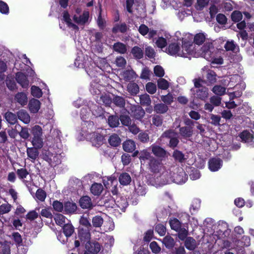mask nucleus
I'll list each match as a JSON object with an SVG mask.
<instances>
[{
  "instance_id": "obj_1",
  "label": "nucleus",
  "mask_w": 254,
  "mask_h": 254,
  "mask_svg": "<svg viewBox=\"0 0 254 254\" xmlns=\"http://www.w3.org/2000/svg\"><path fill=\"white\" fill-rule=\"evenodd\" d=\"M194 48V44L184 41L181 47L175 43L169 45L166 49V52L172 56L190 58V56L196 55Z\"/></svg>"
},
{
  "instance_id": "obj_2",
  "label": "nucleus",
  "mask_w": 254,
  "mask_h": 254,
  "mask_svg": "<svg viewBox=\"0 0 254 254\" xmlns=\"http://www.w3.org/2000/svg\"><path fill=\"white\" fill-rule=\"evenodd\" d=\"M160 177L161 179H165L161 183L162 185L171 182L181 184L188 180V176L183 168L175 167H172L169 171L163 172Z\"/></svg>"
},
{
  "instance_id": "obj_3",
  "label": "nucleus",
  "mask_w": 254,
  "mask_h": 254,
  "mask_svg": "<svg viewBox=\"0 0 254 254\" xmlns=\"http://www.w3.org/2000/svg\"><path fill=\"white\" fill-rule=\"evenodd\" d=\"M80 58L78 57L75 60V65L79 68L85 67L87 73L91 77L96 75L97 69L106 71H109L110 69V66L105 59H99L97 62V66H95V64L94 63L90 64L89 65H84L83 64L80 63Z\"/></svg>"
},
{
  "instance_id": "obj_4",
  "label": "nucleus",
  "mask_w": 254,
  "mask_h": 254,
  "mask_svg": "<svg viewBox=\"0 0 254 254\" xmlns=\"http://www.w3.org/2000/svg\"><path fill=\"white\" fill-rule=\"evenodd\" d=\"M194 51L195 52L196 56H190V57H197L201 56L206 60H211L213 55L215 53V49L211 42H206L201 49L198 50L194 45Z\"/></svg>"
},
{
  "instance_id": "obj_5",
  "label": "nucleus",
  "mask_w": 254,
  "mask_h": 254,
  "mask_svg": "<svg viewBox=\"0 0 254 254\" xmlns=\"http://www.w3.org/2000/svg\"><path fill=\"white\" fill-rule=\"evenodd\" d=\"M31 133L32 145L36 148H41L44 144L42 127L38 125L34 126L31 129Z\"/></svg>"
},
{
  "instance_id": "obj_6",
  "label": "nucleus",
  "mask_w": 254,
  "mask_h": 254,
  "mask_svg": "<svg viewBox=\"0 0 254 254\" xmlns=\"http://www.w3.org/2000/svg\"><path fill=\"white\" fill-rule=\"evenodd\" d=\"M62 155L61 152L54 151L50 148L44 155V159L48 162L52 167H55L61 163Z\"/></svg>"
},
{
  "instance_id": "obj_7",
  "label": "nucleus",
  "mask_w": 254,
  "mask_h": 254,
  "mask_svg": "<svg viewBox=\"0 0 254 254\" xmlns=\"http://www.w3.org/2000/svg\"><path fill=\"white\" fill-rule=\"evenodd\" d=\"M95 127L93 122L83 121L81 124V133L83 136L86 138L94 131Z\"/></svg>"
},
{
  "instance_id": "obj_8",
  "label": "nucleus",
  "mask_w": 254,
  "mask_h": 254,
  "mask_svg": "<svg viewBox=\"0 0 254 254\" xmlns=\"http://www.w3.org/2000/svg\"><path fill=\"white\" fill-rule=\"evenodd\" d=\"M190 91L193 94L194 98L205 100L208 96V90L206 87H201L196 89L192 88Z\"/></svg>"
},
{
  "instance_id": "obj_9",
  "label": "nucleus",
  "mask_w": 254,
  "mask_h": 254,
  "mask_svg": "<svg viewBox=\"0 0 254 254\" xmlns=\"http://www.w3.org/2000/svg\"><path fill=\"white\" fill-rule=\"evenodd\" d=\"M87 139L90 140L92 145L96 147H99L104 142V137L99 133L93 131L91 135L88 136Z\"/></svg>"
},
{
  "instance_id": "obj_10",
  "label": "nucleus",
  "mask_w": 254,
  "mask_h": 254,
  "mask_svg": "<svg viewBox=\"0 0 254 254\" xmlns=\"http://www.w3.org/2000/svg\"><path fill=\"white\" fill-rule=\"evenodd\" d=\"M152 153L157 158H163L167 156V152L162 147L153 144L150 147Z\"/></svg>"
},
{
  "instance_id": "obj_11",
  "label": "nucleus",
  "mask_w": 254,
  "mask_h": 254,
  "mask_svg": "<svg viewBox=\"0 0 254 254\" xmlns=\"http://www.w3.org/2000/svg\"><path fill=\"white\" fill-rule=\"evenodd\" d=\"M223 161L218 158H212L208 162L209 169L211 171L216 172L222 166Z\"/></svg>"
},
{
  "instance_id": "obj_12",
  "label": "nucleus",
  "mask_w": 254,
  "mask_h": 254,
  "mask_svg": "<svg viewBox=\"0 0 254 254\" xmlns=\"http://www.w3.org/2000/svg\"><path fill=\"white\" fill-rule=\"evenodd\" d=\"M89 18V12L88 11H84L82 15L77 16L74 15L73 19L74 21L79 25H84L86 23Z\"/></svg>"
},
{
  "instance_id": "obj_13",
  "label": "nucleus",
  "mask_w": 254,
  "mask_h": 254,
  "mask_svg": "<svg viewBox=\"0 0 254 254\" xmlns=\"http://www.w3.org/2000/svg\"><path fill=\"white\" fill-rule=\"evenodd\" d=\"M104 89V86L99 84L96 81L93 80L91 82L90 91L93 95L98 96V95L102 93Z\"/></svg>"
},
{
  "instance_id": "obj_14",
  "label": "nucleus",
  "mask_w": 254,
  "mask_h": 254,
  "mask_svg": "<svg viewBox=\"0 0 254 254\" xmlns=\"http://www.w3.org/2000/svg\"><path fill=\"white\" fill-rule=\"evenodd\" d=\"M240 81V76L238 74H234L230 77H226V79L223 80L222 83L224 85L229 86L230 88H231L235 83L238 82V84H240L241 83H239Z\"/></svg>"
},
{
  "instance_id": "obj_15",
  "label": "nucleus",
  "mask_w": 254,
  "mask_h": 254,
  "mask_svg": "<svg viewBox=\"0 0 254 254\" xmlns=\"http://www.w3.org/2000/svg\"><path fill=\"white\" fill-rule=\"evenodd\" d=\"M15 78L17 82L23 88H27L29 86V81L26 76L22 72H19L16 74Z\"/></svg>"
},
{
  "instance_id": "obj_16",
  "label": "nucleus",
  "mask_w": 254,
  "mask_h": 254,
  "mask_svg": "<svg viewBox=\"0 0 254 254\" xmlns=\"http://www.w3.org/2000/svg\"><path fill=\"white\" fill-rule=\"evenodd\" d=\"M240 138L247 143L251 147H254V142L253 139L254 138L253 135L250 132L245 130L243 131L240 135Z\"/></svg>"
},
{
  "instance_id": "obj_17",
  "label": "nucleus",
  "mask_w": 254,
  "mask_h": 254,
  "mask_svg": "<svg viewBox=\"0 0 254 254\" xmlns=\"http://www.w3.org/2000/svg\"><path fill=\"white\" fill-rule=\"evenodd\" d=\"M174 134V131L171 129L166 131L162 134L163 137L171 138L169 144L170 146L173 148L176 147L179 142V140L177 138L172 137Z\"/></svg>"
},
{
  "instance_id": "obj_18",
  "label": "nucleus",
  "mask_w": 254,
  "mask_h": 254,
  "mask_svg": "<svg viewBox=\"0 0 254 254\" xmlns=\"http://www.w3.org/2000/svg\"><path fill=\"white\" fill-rule=\"evenodd\" d=\"M148 165L150 170L155 173H159L162 169V165L154 157L152 158L149 162Z\"/></svg>"
},
{
  "instance_id": "obj_19",
  "label": "nucleus",
  "mask_w": 254,
  "mask_h": 254,
  "mask_svg": "<svg viewBox=\"0 0 254 254\" xmlns=\"http://www.w3.org/2000/svg\"><path fill=\"white\" fill-rule=\"evenodd\" d=\"M78 237L81 241L84 243H88L90 239V234L89 229L80 228L78 233Z\"/></svg>"
},
{
  "instance_id": "obj_20",
  "label": "nucleus",
  "mask_w": 254,
  "mask_h": 254,
  "mask_svg": "<svg viewBox=\"0 0 254 254\" xmlns=\"http://www.w3.org/2000/svg\"><path fill=\"white\" fill-rule=\"evenodd\" d=\"M153 157L146 149L141 150L139 153V158L141 165L144 164L146 160H149V162Z\"/></svg>"
},
{
  "instance_id": "obj_21",
  "label": "nucleus",
  "mask_w": 254,
  "mask_h": 254,
  "mask_svg": "<svg viewBox=\"0 0 254 254\" xmlns=\"http://www.w3.org/2000/svg\"><path fill=\"white\" fill-rule=\"evenodd\" d=\"M241 88L240 90H238L237 91H235L233 92H231L229 93V95L230 97V100H232L237 97H240L242 94V91L245 88V85L244 83L241 82L240 84H237L236 86H235V88Z\"/></svg>"
},
{
  "instance_id": "obj_22",
  "label": "nucleus",
  "mask_w": 254,
  "mask_h": 254,
  "mask_svg": "<svg viewBox=\"0 0 254 254\" xmlns=\"http://www.w3.org/2000/svg\"><path fill=\"white\" fill-rule=\"evenodd\" d=\"M30 111L32 113H37L41 106L40 102L36 99H32L30 100L28 104Z\"/></svg>"
},
{
  "instance_id": "obj_23",
  "label": "nucleus",
  "mask_w": 254,
  "mask_h": 254,
  "mask_svg": "<svg viewBox=\"0 0 254 254\" xmlns=\"http://www.w3.org/2000/svg\"><path fill=\"white\" fill-rule=\"evenodd\" d=\"M79 203L80 206L83 209L91 208L94 206L91 198L88 196L86 195L80 198Z\"/></svg>"
},
{
  "instance_id": "obj_24",
  "label": "nucleus",
  "mask_w": 254,
  "mask_h": 254,
  "mask_svg": "<svg viewBox=\"0 0 254 254\" xmlns=\"http://www.w3.org/2000/svg\"><path fill=\"white\" fill-rule=\"evenodd\" d=\"M14 101L23 106L27 103L28 98L27 95L23 92H18L15 95Z\"/></svg>"
},
{
  "instance_id": "obj_25",
  "label": "nucleus",
  "mask_w": 254,
  "mask_h": 254,
  "mask_svg": "<svg viewBox=\"0 0 254 254\" xmlns=\"http://www.w3.org/2000/svg\"><path fill=\"white\" fill-rule=\"evenodd\" d=\"M18 118L24 124H29L30 122V117L28 112L24 110H20L17 113Z\"/></svg>"
},
{
  "instance_id": "obj_26",
  "label": "nucleus",
  "mask_w": 254,
  "mask_h": 254,
  "mask_svg": "<svg viewBox=\"0 0 254 254\" xmlns=\"http://www.w3.org/2000/svg\"><path fill=\"white\" fill-rule=\"evenodd\" d=\"M123 147L126 152H132L135 149L136 145L134 141L128 139L124 142Z\"/></svg>"
},
{
  "instance_id": "obj_27",
  "label": "nucleus",
  "mask_w": 254,
  "mask_h": 254,
  "mask_svg": "<svg viewBox=\"0 0 254 254\" xmlns=\"http://www.w3.org/2000/svg\"><path fill=\"white\" fill-rule=\"evenodd\" d=\"M103 182L107 189H110L111 187H115L117 185V181L114 177H104Z\"/></svg>"
},
{
  "instance_id": "obj_28",
  "label": "nucleus",
  "mask_w": 254,
  "mask_h": 254,
  "mask_svg": "<svg viewBox=\"0 0 254 254\" xmlns=\"http://www.w3.org/2000/svg\"><path fill=\"white\" fill-rule=\"evenodd\" d=\"M165 38L159 37L156 39L155 44L158 47L163 48L167 45V40H169L171 38V35L167 34H165Z\"/></svg>"
},
{
  "instance_id": "obj_29",
  "label": "nucleus",
  "mask_w": 254,
  "mask_h": 254,
  "mask_svg": "<svg viewBox=\"0 0 254 254\" xmlns=\"http://www.w3.org/2000/svg\"><path fill=\"white\" fill-rule=\"evenodd\" d=\"M54 220L56 224L60 226H64L69 220L66 219L63 214L58 213L54 215Z\"/></svg>"
},
{
  "instance_id": "obj_30",
  "label": "nucleus",
  "mask_w": 254,
  "mask_h": 254,
  "mask_svg": "<svg viewBox=\"0 0 254 254\" xmlns=\"http://www.w3.org/2000/svg\"><path fill=\"white\" fill-rule=\"evenodd\" d=\"M119 182L120 184L124 186H127L130 184L131 181L130 175L127 173H123L119 176Z\"/></svg>"
},
{
  "instance_id": "obj_31",
  "label": "nucleus",
  "mask_w": 254,
  "mask_h": 254,
  "mask_svg": "<svg viewBox=\"0 0 254 254\" xmlns=\"http://www.w3.org/2000/svg\"><path fill=\"white\" fill-rule=\"evenodd\" d=\"M63 19L66 22V24L69 27L72 28L73 29L78 30V27L71 22V20L70 18V15L67 11H64L63 13Z\"/></svg>"
},
{
  "instance_id": "obj_32",
  "label": "nucleus",
  "mask_w": 254,
  "mask_h": 254,
  "mask_svg": "<svg viewBox=\"0 0 254 254\" xmlns=\"http://www.w3.org/2000/svg\"><path fill=\"white\" fill-rule=\"evenodd\" d=\"M96 100L99 103H103L106 106H109L112 103L111 99L109 96L106 94L103 95L102 93L97 96Z\"/></svg>"
},
{
  "instance_id": "obj_33",
  "label": "nucleus",
  "mask_w": 254,
  "mask_h": 254,
  "mask_svg": "<svg viewBox=\"0 0 254 254\" xmlns=\"http://www.w3.org/2000/svg\"><path fill=\"white\" fill-rule=\"evenodd\" d=\"M103 187L102 184L99 183L93 184L90 188L91 192L94 195H99L103 191Z\"/></svg>"
},
{
  "instance_id": "obj_34",
  "label": "nucleus",
  "mask_w": 254,
  "mask_h": 254,
  "mask_svg": "<svg viewBox=\"0 0 254 254\" xmlns=\"http://www.w3.org/2000/svg\"><path fill=\"white\" fill-rule=\"evenodd\" d=\"M64 211L67 213H74L77 209V206L74 202H66L64 205Z\"/></svg>"
},
{
  "instance_id": "obj_35",
  "label": "nucleus",
  "mask_w": 254,
  "mask_h": 254,
  "mask_svg": "<svg viewBox=\"0 0 254 254\" xmlns=\"http://www.w3.org/2000/svg\"><path fill=\"white\" fill-rule=\"evenodd\" d=\"M90 110L93 115L96 117H100L103 115L104 111L103 108L97 105L94 104L90 107Z\"/></svg>"
},
{
  "instance_id": "obj_36",
  "label": "nucleus",
  "mask_w": 254,
  "mask_h": 254,
  "mask_svg": "<svg viewBox=\"0 0 254 254\" xmlns=\"http://www.w3.org/2000/svg\"><path fill=\"white\" fill-rule=\"evenodd\" d=\"M4 118L11 125H14L17 121V116L10 112H7L5 114Z\"/></svg>"
},
{
  "instance_id": "obj_37",
  "label": "nucleus",
  "mask_w": 254,
  "mask_h": 254,
  "mask_svg": "<svg viewBox=\"0 0 254 254\" xmlns=\"http://www.w3.org/2000/svg\"><path fill=\"white\" fill-rule=\"evenodd\" d=\"M180 134L184 138H189L192 134V129L191 127H184L180 128Z\"/></svg>"
},
{
  "instance_id": "obj_38",
  "label": "nucleus",
  "mask_w": 254,
  "mask_h": 254,
  "mask_svg": "<svg viewBox=\"0 0 254 254\" xmlns=\"http://www.w3.org/2000/svg\"><path fill=\"white\" fill-rule=\"evenodd\" d=\"M185 246L189 250H193L196 247V242L193 238L188 237L185 241Z\"/></svg>"
},
{
  "instance_id": "obj_39",
  "label": "nucleus",
  "mask_w": 254,
  "mask_h": 254,
  "mask_svg": "<svg viewBox=\"0 0 254 254\" xmlns=\"http://www.w3.org/2000/svg\"><path fill=\"white\" fill-rule=\"evenodd\" d=\"M38 149V148H35V147L27 148V155L32 161H34L38 157L39 154V152L37 150Z\"/></svg>"
},
{
  "instance_id": "obj_40",
  "label": "nucleus",
  "mask_w": 254,
  "mask_h": 254,
  "mask_svg": "<svg viewBox=\"0 0 254 254\" xmlns=\"http://www.w3.org/2000/svg\"><path fill=\"white\" fill-rule=\"evenodd\" d=\"M63 229L64 233L66 237L71 236L74 232V228L69 222L63 226Z\"/></svg>"
},
{
  "instance_id": "obj_41",
  "label": "nucleus",
  "mask_w": 254,
  "mask_h": 254,
  "mask_svg": "<svg viewBox=\"0 0 254 254\" xmlns=\"http://www.w3.org/2000/svg\"><path fill=\"white\" fill-rule=\"evenodd\" d=\"M133 112V115L137 120H141L145 115L144 110L140 107H135Z\"/></svg>"
},
{
  "instance_id": "obj_42",
  "label": "nucleus",
  "mask_w": 254,
  "mask_h": 254,
  "mask_svg": "<svg viewBox=\"0 0 254 254\" xmlns=\"http://www.w3.org/2000/svg\"><path fill=\"white\" fill-rule=\"evenodd\" d=\"M173 157L176 161L181 163L184 162L187 159L185 155L182 152L178 150H176L174 151Z\"/></svg>"
},
{
  "instance_id": "obj_43",
  "label": "nucleus",
  "mask_w": 254,
  "mask_h": 254,
  "mask_svg": "<svg viewBox=\"0 0 254 254\" xmlns=\"http://www.w3.org/2000/svg\"><path fill=\"white\" fill-rule=\"evenodd\" d=\"M123 78L127 81L132 80L136 78V74L132 70H127L123 73Z\"/></svg>"
},
{
  "instance_id": "obj_44",
  "label": "nucleus",
  "mask_w": 254,
  "mask_h": 254,
  "mask_svg": "<svg viewBox=\"0 0 254 254\" xmlns=\"http://www.w3.org/2000/svg\"><path fill=\"white\" fill-rule=\"evenodd\" d=\"M206 35L203 33L196 34L194 37V42L195 44L199 45L205 41Z\"/></svg>"
},
{
  "instance_id": "obj_45",
  "label": "nucleus",
  "mask_w": 254,
  "mask_h": 254,
  "mask_svg": "<svg viewBox=\"0 0 254 254\" xmlns=\"http://www.w3.org/2000/svg\"><path fill=\"white\" fill-rule=\"evenodd\" d=\"M113 48L115 51L120 54H124L127 51L126 46L125 44L120 42L114 44Z\"/></svg>"
},
{
  "instance_id": "obj_46",
  "label": "nucleus",
  "mask_w": 254,
  "mask_h": 254,
  "mask_svg": "<svg viewBox=\"0 0 254 254\" xmlns=\"http://www.w3.org/2000/svg\"><path fill=\"white\" fill-rule=\"evenodd\" d=\"M20 128H21V127L19 125L17 124L15 126L14 128L8 129L7 133L9 136L12 138H15L19 133Z\"/></svg>"
},
{
  "instance_id": "obj_47",
  "label": "nucleus",
  "mask_w": 254,
  "mask_h": 254,
  "mask_svg": "<svg viewBox=\"0 0 254 254\" xmlns=\"http://www.w3.org/2000/svg\"><path fill=\"white\" fill-rule=\"evenodd\" d=\"M109 142L113 146H118L121 143V139L118 135L114 134L110 136Z\"/></svg>"
},
{
  "instance_id": "obj_48",
  "label": "nucleus",
  "mask_w": 254,
  "mask_h": 254,
  "mask_svg": "<svg viewBox=\"0 0 254 254\" xmlns=\"http://www.w3.org/2000/svg\"><path fill=\"white\" fill-rule=\"evenodd\" d=\"M200 206V200L199 199H194L191 203L190 211L191 214L195 213L197 211Z\"/></svg>"
},
{
  "instance_id": "obj_49",
  "label": "nucleus",
  "mask_w": 254,
  "mask_h": 254,
  "mask_svg": "<svg viewBox=\"0 0 254 254\" xmlns=\"http://www.w3.org/2000/svg\"><path fill=\"white\" fill-rule=\"evenodd\" d=\"M127 88L128 92L132 95L137 94L139 92V87L135 83H129Z\"/></svg>"
},
{
  "instance_id": "obj_50",
  "label": "nucleus",
  "mask_w": 254,
  "mask_h": 254,
  "mask_svg": "<svg viewBox=\"0 0 254 254\" xmlns=\"http://www.w3.org/2000/svg\"><path fill=\"white\" fill-rule=\"evenodd\" d=\"M225 48L227 51H232L234 52H237L239 50V47L233 41H227L225 45Z\"/></svg>"
},
{
  "instance_id": "obj_51",
  "label": "nucleus",
  "mask_w": 254,
  "mask_h": 254,
  "mask_svg": "<svg viewBox=\"0 0 254 254\" xmlns=\"http://www.w3.org/2000/svg\"><path fill=\"white\" fill-rule=\"evenodd\" d=\"M127 26L125 23H122L121 24H116L113 28V32L117 33L119 32L125 33L127 30Z\"/></svg>"
},
{
  "instance_id": "obj_52",
  "label": "nucleus",
  "mask_w": 254,
  "mask_h": 254,
  "mask_svg": "<svg viewBox=\"0 0 254 254\" xmlns=\"http://www.w3.org/2000/svg\"><path fill=\"white\" fill-rule=\"evenodd\" d=\"M119 119L116 116H110L108 118V124L112 127H117L119 125Z\"/></svg>"
},
{
  "instance_id": "obj_53",
  "label": "nucleus",
  "mask_w": 254,
  "mask_h": 254,
  "mask_svg": "<svg viewBox=\"0 0 254 254\" xmlns=\"http://www.w3.org/2000/svg\"><path fill=\"white\" fill-rule=\"evenodd\" d=\"M131 53L133 57L136 59H140L143 57V51L141 49L138 47H134L131 50Z\"/></svg>"
},
{
  "instance_id": "obj_54",
  "label": "nucleus",
  "mask_w": 254,
  "mask_h": 254,
  "mask_svg": "<svg viewBox=\"0 0 254 254\" xmlns=\"http://www.w3.org/2000/svg\"><path fill=\"white\" fill-rule=\"evenodd\" d=\"M139 100L140 103L143 106H149L151 104L150 96L147 94L140 95Z\"/></svg>"
},
{
  "instance_id": "obj_55",
  "label": "nucleus",
  "mask_w": 254,
  "mask_h": 254,
  "mask_svg": "<svg viewBox=\"0 0 254 254\" xmlns=\"http://www.w3.org/2000/svg\"><path fill=\"white\" fill-rule=\"evenodd\" d=\"M163 243L167 248H171L174 245V239L170 236H165L162 241Z\"/></svg>"
},
{
  "instance_id": "obj_56",
  "label": "nucleus",
  "mask_w": 254,
  "mask_h": 254,
  "mask_svg": "<svg viewBox=\"0 0 254 254\" xmlns=\"http://www.w3.org/2000/svg\"><path fill=\"white\" fill-rule=\"evenodd\" d=\"M154 111L158 114H163L168 110V107L164 104H158L154 106Z\"/></svg>"
},
{
  "instance_id": "obj_57",
  "label": "nucleus",
  "mask_w": 254,
  "mask_h": 254,
  "mask_svg": "<svg viewBox=\"0 0 254 254\" xmlns=\"http://www.w3.org/2000/svg\"><path fill=\"white\" fill-rule=\"evenodd\" d=\"M170 225L171 228L176 231H178L181 228V223L176 218L171 219L170 221Z\"/></svg>"
},
{
  "instance_id": "obj_58",
  "label": "nucleus",
  "mask_w": 254,
  "mask_h": 254,
  "mask_svg": "<svg viewBox=\"0 0 254 254\" xmlns=\"http://www.w3.org/2000/svg\"><path fill=\"white\" fill-rule=\"evenodd\" d=\"M212 91L216 95L222 96L225 94L226 88L220 85H215L213 87Z\"/></svg>"
},
{
  "instance_id": "obj_59",
  "label": "nucleus",
  "mask_w": 254,
  "mask_h": 254,
  "mask_svg": "<svg viewBox=\"0 0 254 254\" xmlns=\"http://www.w3.org/2000/svg\"><path fill=\"white\" fill-rule=\"evenodd\" d=\"M243 15L240 11L235 10L231 14L232 20L236 22H239L242 20Z\"/></svg>"
},
{
  "instance_id": "obj_60",
  "label": "nucleus",
  "mask_w": 254,
  "mask_h": 254,
  "mask_svg": "<svg viewBox=\"0 0 254 254\" xmlns=\"http://www.w3.org/2000/svg\"><path fill=\"white\" fill-rule=\"evenodd\" d=\"M7 65L6 64L0 60V81H2L5 77L4 72L6 71Z\"/></svg>"
},
{
  "instance_id": "obj_61",
  "label": "nucleus",
  "mask_w": 254,
  "mask_h": 254,
  "mask_svg": "<svg viewBox=\"0 0 254 254\" xmlns=\"http://www.w3.org/2000/svg\"><path fill=\"white\" fill-rule=\"evenodd\" d=\"M158 86L159 88L166 90L169 87V82L164 78H160L157 81Z\"/></svg>"
},
{
  "instance_id": "obj_62",
  "label": "nucleus",
  "mask_w": 254,
  "mask_h": 254,
  "mask_svg": "<svg viewBox=\"0 0 254 254\" xmlns=\"http://www.w3.org/2000/svg\"><path fill=\"white\" fill-rule=\"evenodd\" d=\"M31 94L37 98H40L42 96L41 90L37 86H32L31 88Z\"/></svg>"
},
{
  "instance_id": "obj_63",
  "label": "nucleus",
  "mask_w": 254,
  "mask_h": 254,
  "mask_svg": "<svg viewBox=\"0 0 254 254\" xmlns=\"http://www.w3.org/2000/svg\"><path fill=\"white\" fill-rule=\"evenodd\" d=\"M46 197V192L42 189H38L36 193V198L41 201H44Z\"/></svg>"
},
{
  "instance_id": "obj_64",
  "label": "nucleus",
  "mask_w": 254,
  "mask_h": 254,
  "mask_svg": "<svg viewBox=\"0 0 254 254\" xmlns=\"http://www.w3.org/2000/svg\"><path fill=\"white\" fill-rule=\"evenodd\" d=\"M154 72L156 76L161 77L164 75L165 71L160 65H156L154 68Z\"/></svg>"
}]
</instances>
